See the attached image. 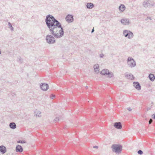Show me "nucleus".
Segmentation results:
<instances>
[{"mask_svg": "<svg viewBox=\"0 0 155 155\" xmlns=\"http://www.w3.org/2000/svg\"><path fill=\"white\" fill-rule=\"evenodd\" d=\"M149 1V4H148L149 7H151L152 6H153L154 5V3L153 2H151L150 1Z\"/></svg>", "mask_w": 155, "mask_h": 155, "instance_id": "obj_22", "label": "nucleus"}, {"mask_svg": "<svg viewBox=\"0 0 155 155\" xmlns=\"http://www.w3.org/2000/svg\"><path fill=\"white\" fill-rule=\"evenodd\" d=\"M19 61L20 62H21V63H22L23 61L22 59H21V58H20L19 59Z\"/></svg>", "mask_w": 155, "mask_h": 155, "instance_id": "obj_34", "label": "nucleus"}, {"mask_svg": "<svg viewBox=\"0 0 155 155\" xmlns=\"http://www.w3.org/2000/svg\"><path fill=\"white\" fill-rule=\"evenodd\" d=\"M153 122V120L152 119H150L149 120V123L150 124H151Z\"/></svg>", "mask_w": 155, "mask_h": 155, "instance_id": "obj_28", "label": "nucleus"}, {"mask_svg": "<svg viewBox=\"0 0 155 155\" xmlns=\"http://www.w3.org/2000/svg\"><path fill=\"white\" fill-rule=\"evenodd\" d=\"M126 7L123 4H121L119 8V10L120 11L122 12H123L124 10H125Z\"/></svg>", "mask_w": 155, "mask_h": 155, "instance_id": "obj_15", "label": "nucleus"}, {"mask_svg": "<svg viewBox=\"0 0 155 155\" xmlns=\"http://www.w3.org/2000/svg\"><path fill=\"white\" fill-rule=\"evenodd\" d=\"M94 31V28H93L92 29V31H91V33H93Z\"/></svg>", "mask_w": 155, "mask_h": 155, "instance_id": "obj_35", "label": "nucleus"}, {"mask_svg": "<svg viewBox=\"0 0 155 155\" xmlns=\"http://www.w3.org/2000/svg\"><path fill=\"white\" fill-rule=\"evenodd\" d=\"M55 97V96L53 94H52L51 95V99H53Z\"/></svg>", "mask_w": 155, "mask_h": 155, "instance_id": "obj_27", "label": "nucleus"}, {"mask_svg": "<svg viewBox=\"0 0 155 155\" xmlns=\"http://www.w3.org/2000/svg\"><path fill=\"white\" fill-rule=\"evenodd\" d=\"M6 147L3 145L0 146V152L2 154H4L6 152Z\"/></svg>", "mask_w": 155, "mask_h": 155, "instance_id": "obj_11", "label": "nucleus"}, {"mask_svg": "<svg viewBox=\"0 0 155 155\" xmlns=\"http://www.w3.org/2000/svg\"><path fill=\"white\" fill-rule=\"evenodd\" d=\"M152 117L155 120V113L152 115Z\"/></svg>", "mask_w": 155, "mask_h": 155, "instance_id": "obj_29", "label": "nucleus"}, {"mask_svg": "<svg viewBox=\"0 0 155 155\" xmlns=\"http://www.w3.org/2000/svg\"><path fill=\"white\" fill-rule=\"evenodd\" d=\"M8 25L9 26V28L12 31H13L14 30V28L12 26V24L10 22H8Z\"/></svg>", "mask_w": 155, "mask_h": 155, "instance_id": "obj_21", "label": "nucleus"}, {"mask_svg": "<svg viewBox=\"0 0 155 155\" xmlns=\"http://www.w3.org/2000/svg\"><path fill=\"white\" fill-rule=\"evenodd\" d=\"M65 20L68 23H71L74 20L73 15L70 14L67 15L65 18Z\"/></svg>", "mask_w": 155, "mask_h": 155, "instance_id": "obj_5", "label": "nucleus"}, {"mask_svg": "<svg viewBox=\"0 0 155 155\" xmlns=\"http://www.w3.org/2000/svg\"><path fill=\"white\" fill-rule=\"evenodd\" d=\"M104 56V54H101L100 55V57L101 58H103Z\"/></svg>", "mask_w": 155, "mask_h": 155, "instance_id": "obj_30", "label": "nucleus"}, {"mask_svg": "<svg viewBox=\"0 0 155 155\" xmlns=\"http://www.w3.org/2000/svg\"><path fill=\"white\" fill-rule=\"evenodd\" d=\"M127 63L129 67L133 68L136 65V63L134 59L131 57H129L127 59Z\"/></svg>", "mask_w": 155, "mask_h": 155, "instance_id": "obj_4", "label": "nucleus"}, {"mask_svg": "<svg viewBox=\"0 0 155 155\" xmlns=\"http://www.w3.org/2000/svg\"><path fill=\"white\" fill-rule=\"evenodd\" d=\"M151 107H152V105L151 106Z\"/></svg>", "mask_w": 155, "mask_h": 155, "instance_id": "obj_40", "label": "nucleus"}, {"mask_svg": "<svg viewBox=\"0 0 155 155\" xmlns=\"http://www.w3.org/2000/svg\"><path fill=\"white\" fill-rule=\"evenodd\" d=\"M12 96H15V94L14 93H12Z\"/></svg>", "mask_w": 155, "mask_h": 155, "instance_id": "obj_37", "label": "nucleus"}, {"mask_svg": "<svg viewBox=\"0 0 155 155\" xmlns=\"http://www.w3.org/2000/svg\"><path fill=\"white\" fill-rule=\"evenodd\" d=\"M149 78L150 81H153L155 79V76L154 74H150L148 76Z\"/></svg>", "mask_w": 155, "mask_h": 155, "instance_id": "obj_12", "label": "nucleus"}, {"mask_svg": "<svg viewBox=\"0 0 155 155\" xmlns=\"http://www.w3.org/2000/svg\"><path fill=\"white\" fill-rule=\"evenodd\" d=\"M17 143H26V142L25 140H19L17 141Z\"/></svg>", "mask_w": 155, "mask_h": 155, "instance_id": "obj_23", "label": "nucleus"}, {"mask_svg": "<svg viewBox=\"0 0 155 155\" xmlns=\"http://www.w3.org/2000/svg\"><path fill=\"white\" fill-rule=\"evenodd\" d=\"M137 153L139 154L142 155L143 153V152L141 150H139L138 151Z\"/></svg>", "mask_w": 155, "mask_h": 155, "instance_id": "obj_25", "label": "nucleus"}, {"mask_svg": "<svg viewBox=\"0 0 155 155\" xmlns=\"http://www.w3.org/2000/svg\"><path fill=\"white\" fill-rule=\"evenodd\" d=\"M98 147L97 146H94L93 147V148H98Z\"/></svg>", "mask_w": 155, "mask_h": 155, "instance_id": "obj_33", "label": "nucleus"}, {"mask_svg": "<svg viewBox=\"0 0 155 155\" xmlns=\"http://www.w3.org/2000/svg\"><path fill=\"white\" fill-rule=\"evenodd\" d=\"M120 21L122 24L124 25H129L130 23L129 20L127 18H122Z\"/></svg>", "mask_w": 155, "mask_h": 155, "instance_id": "obj_8", "label": "nucleus"}, {"mask_svg": "<svg viewBox=\"0 0 155 155\" xmlns=\"http://www.w3.org/2000/svg\"><path fill=\"white\" fill-rule=\"evenodd\" d=\"M123 34L125 37H127L128 39H131L134 37V34L133 32L129 30H124Z\"/></svg>", "mask_w": 155, "mask_h": 155, "instance_id": "obj_3", "label": "nucleus"}, {"mask_svg": "<svg viewBox=\"0 0 155 155\" xmlns=\"http://www.w3.org/2000/svg\"><path fill=\"white\" fill-rule=\"evenodd\" d=\"M40 87L41 89L43 91H47L49 88L48 84L45 83H42L40 85Z\"/></svg>", "mask_w": 155, "mask_h": 155, "instance_id": "obj_6", "label": "nucleus"}, {"mask_svg": "<svg viewBox=\"0 0 155 155\" xmlns=\"http://www.w3.org/2000/svg\"><path fill=\"white\" fill-rule=\"evenodd\" d=\"M125 77L127 78L128 79L131 80H133L134 78V77L131 74H126Z\"/></svg>", "mask_w": 155, "mask_h": 155, "instance_id": "obj_17", "label": "nucleus"}, {"mask_svg": "<svg viewBox=\"0 0 155 155\" xmlns=\"http://www.w3.org/2000/svg\"><path fill=\"white\" fill-rule=\"evenodd\" d=\"M45 22L51 35H47L46 37V42L49 44L55 42V38H59L64 35V31L61 23L53 15L49 14L47 15Z\"/></svg>", "mask_w": 155, "mask_h": 155, "instance_id": "obj_1", "label": "nucleus"}, {"mask_svg": "<svg viewBox=\"0 0 155 155\" xmlns=\"http://www.w3.org/2000/svg\"><path fill=\"white\" fill-rule=\"evenodd\" d=\"M54 120L56 122H58L59 121V117H56Z\"/></svg>", "mask_w": 155, "mask_h": 155, "instance_id": "obj_26", "label": "nucleus"}, {"mask_svg": "<svg viewBox=\"0 0 155 155\" xmlns=\"http://www.w3.org/2000/svg\"><path fill=\"white\" fill-rule=\"evenodd\" d=\"M94 68L95 72H99V70L98 69L99 68V65L98 64L94 65Z\"/></svg>", "mask_w": 155, "mask_h": 155, "instance_id": "obj_18", "label": "nucleus"}, {"mask_svg": "<svg viewBox=\"0 0 155 155\" xmlns=\"http://www.w3.org/2000/svg\"><path fill=\"white\" fill-rule=\"evenodd\" d=\"M151 109V108H150V107H147V111H148L150 110Z\"/></svg>", "mask_w": 155, "mask_h": 155, "instance_id": "obj_36", "label": "nucleus"}, {"mask_svg": "<svg viewBox=\"0 0 155 155\" xmlns=\"http://www.w3.org/2000/svg\"><path fill=\"white\" fill-rule=\"evenodd\" d=\"M114 127L117 129H120L122 128L121 123L120 122H116L114 123Z\"/></svg>", "mask_w": 155, "mask_h": 155, "instance_id": "obj_9", "label": "nucleus"}, {"mask_svg": "<svg viewBox=\"0 0 155 155\" xmlns=\"http://www.w3.org/2000/svg\"><path fill=\"white\" fill-rule=\"evenodd\" d=\"M127 109L130 111H131L132 110V109L130 107H127Z\"/></svg>", "mask_w": 155, "mask_h": 155, "instance_id": "obj_31", "label": "nucleus"}, {"mask_svg": "<svg viewBox=\"0 0 155 155\" xmlns=\"http://www.w3.org/2000/svg\"><path fill=\"white\" fill-rule=\"evenodd\" d=\"M36 112H37V110L35 111V115H36V116H38V117H39V114H41V112H38L37 113Z\"/></svg>", "mask_w": 155, "mask_h": 155, "instance_id": "obj_24", "label": "nucleus"}, {"mask_svg": "<svg viewBox=\"0 0 155 155\" xmlns=\"http://www.w3.org/2000/svg\"><path fill=\"white\" fill-rule=\"evenodd\" d=\"M85 87L86 88H88V87L87 86H86Z\"/></svg>", "mask_w": 155, "mask_h": 155, "instance_id": "obj_39", "label": "nucleus"}, {"mask_svg": "<svg viewBox=\"0 0 155 155\" xmlns=\"http://www.w3.org/2000/svg\"><path fill=\"white\" fill-rule=\"evenodd\" d=\"M94 7V5L93 3L89 2L86 5V7L88 9H91Z\"/></svg>", "mask_w": 155, "mask_h": 155, "instance_id": "obj_13", "label": "nucleus"}, {"mask_svg": "<svg viewBox=\"0 0 155 155\" xmlns=\"http://www.w3.org/2000/svg\"><path fill=\"white\" fill-rule=\"evenodd\" d=\"M112 151L116 153H121L122 150V146L120 144H113L111 147Z\"/></svg>", "mask_w": 155, "mask_h": 155, "instance_id": "obj_2", "label": "nucleus"}, {"mask_svg": "<svg viewBox=\"0 0 155 155\" xmlns=\"http://www.w3.org/2000/svg\"><path fill=\"white\" fill-rule=\"evenodd\" d=\"M151 104H152V105H153V102H151Z\"/></svg>", "mask_w": 155, "mask_h": 155, "instance_id": "obj_38", "label": "nucleus"}, {"mask_svg": "<svg viewBox=\"0 0 155 155\" xmlns=\"http://www.w3.org/2000/svg\"><path fill=\"white\" fill-rule=\"evenodd\" d=\"M107 75H108V77L109 78H112L114 76L113 74L111 72H110L109 71L108 72Z\"/></svg>", "mask_w": 155, "mask_h": 155, "instance_id": "obj_19", "label": "nucleus"}, {"mask_svg": "<svg viewBox=\"0 0 155 155\" xmlns=\"http://www.w3.org/2000/svg\"><path fill=\"white\" fill-rule=\"evenodd\" d=\"M149 1L144 2L143 3V5L144 7H149Z\"/></svg>", "mask_w": 155, "mask_h": 155, "instance_id": "obj_20", "label": "nucleus"}, {"mask_svg": "<svg viewBox=\"0 0 155 155\" xmlns=\"http://www.w3.org/2000/svg\"><path fill=\"white\" fill-rule=\"evenodd\" d=\"M9 127L12 129H15L16 127V125L15 124L14 122H12L9 124Z\"/></svg>", "mask_w": 155, "mask_h": 155, "instance_id": "obj_16", "label": "nucleus"}, {"mask_svg": "<svg viewBox=\"0 0 155 155\" xmlns=\"http://www.w3.org/2000/svg\"><path fill=\"white\" fill-rule=\"evenodd\" d=\"M109 70L106 69H103L100 72L101 74L103 75H107Z\"/></svg>", "mask_w": 155, "mask_h": 155, "instance_id": "obj_14", "label": "nucleus"}, {"mask_svg": "<svg viewBox=\"0 0 155 155\" xmlns=\"http://www.w3.org/2000/svg\"><path fill=\"white\" fill-rule=\"evenodd\" d=\"M23 150L22 147L19 145H17L15 148V151L17 152H21Z\"/></svg>", "mask_w": 155, "mask_h": 155, "instance_id": "obj_10", "label": "nucleus"}, {"mask_svg": "<svg viewBox=\"0 0 155 155\" xmlns=\"http://www.w3.org/2000/svg\"><path fill=\"white\" fill-rule=\"evenodd\" d=\"M148 19H149L150 20H151V17H147V18L145 19V20L147 21V20Z\"/></svg>", "mask_w": 155, "mask_h": 155, "instance_id": "obj_32", "label": "nucleus"}, {"mask_svg": "<svg viewBox=\"0 0 155 155\" xmlns=\"http://www.w3.org/2000/svg\"><path fill=\"white\" fill-rule=\"evenodd\" d=\"M133 85L136 89L138 90H140L141 89V86L138 82H134L133 83Z\"/></svg>", "mask_w": 155, "mask_h": 155, "instance_id": "obj_7", "label": "nucleus"}]
</instances>
